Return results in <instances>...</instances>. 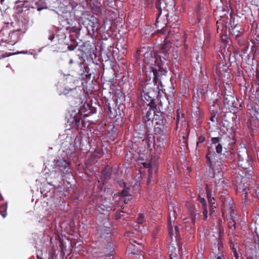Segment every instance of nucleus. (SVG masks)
Masks as SVG:
<instances>
[{
    "label": "nucleus",
    "instance_id": "79ce46f5",
    "mask_svg": "<svg viewBox=\"0 0 259 259\" xmlns=\"http://www.w3.org/2000/svg\"><path fill=\"white\" fill-rule=\"evenodd\" d=\"M145 51V47L141 48L138 50H137L136 54L135 55V57L137 59L141 58L142 55H143V52Z\"/></svg>",
    "mask_w": 259,
    "mask_h": 259
},
{
    "label": "nucleus",
    "instance_id": "5701e85b",
    "mask_svg": "<svg viewBox=\"0 0 259 259\" xmlns=\"http://www.w3.org/2000/svg\"><path fill=\"white\" fill-rule=\"evenodd\" d=\"M159 112H157V113H156L155 111L154 110V109L151 108L146 112V115L144 116V120L146 122H147L150 121L152 119V121L153 122V117H154V116H155V115H156Z\"/></svg>",
    "mask_w": 259,
    "mask_h": 259
},
{
    "label": "nucleus",
    "instance_id": "a19ab883",
    "mask_svg": "<svg viewBox=\"0 0 259 259\" xmlns=\"http://www.w3.org/2000/svg\"><path fill=\"white\" fill-rule=\"evenodd\" d=\"M205 189L207 199L214 198L212 197V190L209 188L208 184L205 185Z\"/></svg>",
    "mask_w": 259,
    "mask_h": 259
},
{
    "label": "nucleus",
    "instance_id": "3c124183",
    "mask_svg": "<svg viewBox=\"0 0 259 259\" xmlns=\"http://www.w3.org/2000/svg\"><path fill=\"white\" fill-rule=\"evenodd\" d=\"M152 170L150 168H149L148 169V180L147 181V182L148 183H150V179L152 178Z\"/></svg>",
    "mask_w": 259,
    "mask_h": 259
},
{
    "label": "nucleus",
    "instance_id": "c756f323",
    "mask_svg": "<svg viewBox=\"0 0 259 259\" xmlns=\"http://www.w3.org/2000/svg\"><path fill=\"white\" fill-rule=\"evenodd\" d=\"M241 28L239 26L236 25L232 29V33L233 35L236 37L240 36L242 34V32L240 31Z\"/></svg>",
    "mask_w": 259,
    "mask_h": 259
},
{
    "label": "nucleus",
    "instance_id": "39448f33",
    "mask_svg": "<svg viewBox=\"0 0 259 259\" xmlns=\"http://www.w3.org/2000/svg\"><path fill=\"white\" fill-rule=\"evenodd\" d=\"M81 23L87 29L88 33L93 35L99 29V20L93 15H87L81 20Z\"/></svg>",
    "mask_w": 259,
    "mask_h": 259
},
{
    "label": "nucleus",
    "instance_id": "20e7f679",
    "mask_svg": "<svg viewBox=\"0 0 259 259\" xmlns=\"http://www.w3.org/2000/svg\"><path fill=\"white\" fill-rule=\"evenodd\" d=\"M162 113L160 112L153 117V123L154 124V132L157 136H166L168 132L167 122L163 119Z\"/></svg>",
    "mask_w": 259,
    "mask_h": 259
},
{
    "label": "nucleus",
    "instance_id": "4c0bfd02",
    "mask_svg": "<svg viewBox=\"0 0 259 259\" xmlns=\"http://www.w3.org/2000/svg\"><path fill=\"white\" fill-rule=\"evenodd\" d=\"M224 141H223V139L221 137H212L211 138V144L212 145L215 146L216 145H218L219 143H221L223 142Z\"/></svg>",
    "mask_w": 259,
    "mask_h": 259
},
{
    "label": "nucleus",
    "instance_id": "13d9d810",
    "mask_svg": "<svg viewBox=\"0 0 259 259\" xmlns=\"http://www.w3.org/2000/svg\"><path fill=\"white\" fill-rule=\"evenodd\" d=\"M215 117V115L214 114H211V117L210 118V120H211L212 122H214Z\"/></svg>",
    "mask_w": 259,
    "mask_h": 259
},
{
    "label": "nucleus",
    "instance_id": "1a4fd4ad",
    "mask_svg": "<svg viewBox=\"0 0 259 259\" xmlns=\"http://www.w3.org/2000/svg\"><path fill=\"white\" fill-rule=\"evenodd\" d=\"M82 114L78 113V114H76L73 117L69 118L68 123L70 126V128L78 130L80 128V120L81 121L82 125L80 128L82 130V127L85 128L87 126V122L84 119H82Z\"/></svg>",
    "mask_w": 259,
    "mask_h": 259
},
{
    "label": "nucleus",
    "instance_id": "2eb2a0df",
    "mask_svg": "<svg viewBox=\"0 0 259 259\" xmlns=\"http://www.w3.org/2000/svg\"><path fill=\"white\" fill-rule=\"evenodd\" d=\"M101 173L102 176L101 177L100 180H98V182L101 184L103 186H104L107 183L108 181L110 179L111 170L106 167H104L102 169Z\"/></svg>",
    "mask_w": 259,
    "mask_h": 259
},
{
    "label": "nucleus",
    "instance_id": "ea45409f",
    "mask_svg": "<svg viewBox=\"0 0 259 259\" xmlns=\"http://www.w3.org/2000/svg\"><path fill=\"white\" fill-rule=\"evenodd\" d=\"M66 94L68 97L71 96L74 98H77L78 96L76 88L70 90V92H68Z\"/></svg>",
    "mask_w": 259,
    "mask_h": 259
},
{
    "label": "nucleus",
    "instance_id": "2f4dec72",
    "mask_svg": "<svg viewBox=\"0 0 259 259\" xmlns=\"http://www.w3.org/2000/svg\"><path fill=\"white\" fill-rule=\"evenodd\" d=\"M258 239L254 241L255 245L254 249H253L251 252H253L255 255L258 256L259 258V236H257Z\"/></svg>",
    "mask_w": 259,
    "mask_h": 259
},
{
    "label": "nucleus",
    "instance_id": "473e14b6",
    "mask_svg": "<svg viewBox=\"0 0 259 259\" xmlns=\"http://www.w3.org/2000/svg\"><path fill=\"white\" fill-rule=\"evenodd\" d=\"M131 189L130 187L125 186L123 190L120 193V196L121 197H124L125 196H131L130 194V191Z\"/></svg>",
    "mask_w": 259,
    "mask_h": 259
},
{
    "label": "nucleus",
    "instance_id": "49530a36",
    "mask_svg": "<svg viewBox=\"0 0 259 259\" xmlns=\"http://www.w3.org/2000/svg\"><path fill=\"white\" fill-rule=\"evenodd\" d=\"M223 127L226 128V131L228 132L229 131V129H231L232 126L231 123L225 120L224 122H223L222 123Z\"/></svg>",
    "mask_w": 259,
    "mask_h": 259
},
{
    "label": "nucleus",
    "instance_id": "58836bf2",
    "mask_svg": "<svg viewBox=\"0 0 259 259\" xmlns=\"http://www.w3.org/2000/svg\"><path fill=\"white\" fill-rule=\"evenodd\" d=\"M73 14H74L73 13ZM66 18H65V21L66 22L67 24L69 25V26L73 25L74 24H75V17H77L76 16L74 15V16L72 18H68L67 17V16H65Z\"/></svg>",
    "mask_w": 259,
    "mask_h": 259
},
{
    "label": "nucleus",
    "instance_id": "b1692460",
    "mask_svg": "<svg viewBox=\"0 0 259 259\" xmlns=\"http://www.w3.org/2000/svg\"><path fill=\"white\" fill-rule=\"evenodd\" d=\"M166 139V136H159L157 138V141L155 142V145L157 146V147H160V148H163L164 147L165 145V141Z\"/></svg>",
    "mask_w": 259,
    "mask_h": 259
},
{
    "label": "nucleus",
    "instance_id": "5fc2aeb1",
    "mask_svg": "<svg viewBox=\"0 0 259 259\" xmlns=\"http://www.w3.org/2000/svg\"><path fill=\"white\" fill-rule=\"evenodd\" d=\"M180 114H179V113L178 112V110L177 111V120H176V123H177V126L176 127L177 128L178 127V122L179 121V120H180Z\"/></svg>",
    "mask_w": 259,
    "mask_h": 259
},
{
    "label": "nucleus",
    "instance_id": "4d7b16f0",
    "mask_svg": "<svg viewBox=\"0 0 259 259\" xmlns=\"http://www.w3.org/2000/svg\"><path fill=\"white\" fill-rule=\"evenodd\" d=\"M174 257H172V254H169V259H178V256L176 255V254H175L174 255Z\"/></svg>",
    "mask_w": 259,
    "mask_h": 259
},
{
    "label": "nucleus",
    "instance_id": "7ed1b4c3",
    "mask_svg": "<svg viewBox=\"0 0 259 259\" xmlns=\"http://www.w3.org/2000/svg\"><path fill=\"white\" fill-rule=\"evenodd\" d=\"M175 3L174 0H157L155 2V7L157 10V18L155 23L156 28L161 27L158 31L164 33L165 31L164 27L166 26L165 23L160 22V16L161 15L162 10L164 12L168 13L169 11L173 10Z\"/></svg>",
    "mask_w": 259,
    "mask_h": 259
},
{
    "label": "nucleus",
    "instance_id": "e2e57ef3",
    "mask_svg": "<svg viewBox=\"0 0 259 259\" xmlns=\"http://www.w3.org/2000/svg\"><path fill=\"white\" fill-rule=\"evenodd\" d=\"M84 63H83V61L82 62H80L79 63H77V64L81 67V68H82V65H83Z\"/></svg>",
    "mask_w": 259,
    "mask_h": 259
},
{
    "label": "nucleus",
    "instance_id": "6e6d98bb",
    "mask_svg": "<svg viewBox=\"0 0 259 259\" xmlns=\"http://www.w3.org/2000/svg\"><path fill=\"white\" fill-rule=\"evenodd\" d=\"M54 37H55V34L53 33H52L49 36V39L50 40L52 41L54 39Z\"/></svg>",
    "mask_w": 259,
    "mask_h": 259
},
{
    "label": "nucleus",
    "instance_id": "dca6fc26",
    "mask_svg": "<svg viewBox=\"0 0 259 259\" xmlns=\"http://www.w3.org/2000/svg\"><path fill=\"white\" fill-rule=\"evenodd\" d=\"M143 56L145 58L144 62L145 63L150 62L152 63L153 62L156 63L157 62V60L155 59V57L152 56V51L149 48H145V51L143 52Z\"/></svg>",
    "mask_w": 259,
    "mask_h": 259
},
{
    "label": "nucleus",
    "instance_id": "bb28decb",
    "mask_svg": "<svg viewBox=\"0 0 259 259\" xmlns=\"http://www.w3.org/2000/svg\"><path fill=\"white\" fill-rule=\"evenodd\" d=\"M125 237L126 239H128L129 240L130 243H131L132 245H134V243L139 244L136 240H134V239H132V238L134 237V233L132 232H127L125 234Z\"/></svg>",
    "mask_w": 259,
    "mask_h": 259
},
{
    "label": "nucleus",
    "instance_id": "c03bdc74",
    "mask_svg": "<svg viewBox=\"0 0 259 259\" xmlns=\"http://www.w3.org/2000/svg\"><path fill=\"white\" fill-rule=\"evenodd\" d=\"M235 225L236 223L235 221L232 219H231L228 223L229 228L232 230H234L236 229Z\"/></svg>",
    "mask_w": 259,
    "mask_h": 259
},
{
    "label": "nucleus",
    "instance_id": "f257e3e1",
    "mask_svg": "<svg viewBox=\"0 0 259 259\" xmlns=\"http://www.w3.org/2000/svg\"><path fill=\"white\" fill-rule=\"evenodd\" d=\"M146 79L141 84L142 92L149 94L152 96H157L159 92V85L161 83L160 77L165 75L167 71L162 66L156 65L148 66L146 67Z\"/></svg>",
    "mask_w": 259,
    "mask_h": 259
},
{
    "label": "nucleus",
    "instance_id": "c85d7f7f",
    "mask_svg": "<svg viewBox=\"0 0 259 259\" xmlns=\"http://www.w3.org/2000/svg\"><path fill=\"white\" fill-rule=\"evenodd\" d=\"M209 204L210 205L209 207V214L211 215L214 211L215 208H216V205L215 204V200L214 198L207 199Z\"/></svg>",
    "mask_w": 259,
    "mask_h": 259
},
{
    "label": "nucleus",
    "instance_id": "e433bc0d",
    "mask_svg": "<svg viewBox=\"0 0 259 259\" xmlns=\"http://www.w3.org/2000/svg\"><path fill=\"white\" fill-rule=\"evenodd\" d=\"M38 8L37 11H40L41 10L47 8V3L46 0H39L37 2Z\"/></svg>",
    "mask_w": 259,
    "mask_h": 259
},
{
    "label": "nucleus",
    "instance_id": "69168bd1",
    "mask_svg": "<svg viewBox=\"0 0 259 259\" xmlns=\"http://www.w3.org/2000/svg\"><path fill=\"white\" fill-rule=\"evenodd\" d=\"M230 154L231 155V159L234 158L235 156V154L233 153L232 152H230Z\"/></svg>",
    "mask_w": 259,
    "mask_h": 259
},
{
    "label": "nucleus",
    "instance_id": "37998d69",
    "mask_svg": "<svg viewBox=\"0 0 259 259\" xmlns=\"http://www.w3.org/2000/svg\"><path fill=\"white\" fill-rule=\"evenodd\" d=\"M75 150L74 146L70 144L68 148L66 150V152L71 155L75 152Z\"/></svg>",
    "mask_w": 259,
    "mask_h": 259
},
{
    "label": "nucleus",
    "instance_id": "72a5a7b5",
    "mask_svg": "<svg viewBox=\"0 0 259 259\" xmlns=\"http://www.w3.org/2000/svg\"><path fill=\"white\" fill-rule=\"evenodd\" d=\"M235 238H230L229 240V245L231 250L238 248L237 243Z\"/></svg>",
    "mask_w": 259,
    "mask_h": 259
},
{
    "label": "nucleus",
    "instance_id": "a211bd4d",
    "mask_svg": "<svg viewBox=\"0 0 259 259\" xmlns=\"http://www.w3.org/2000/svg\"><path fill=\"white\" fill-rule=\"evenodd\" d=\"M165 13L164 16L166 17V21H165V22H164V23H166V26L164 27L165 31H164V33H161V32H160H160L158 31V30H160L161 29V27L157 28H158L157 33H158L164 34L165 32L167 31V29H166L167 23H170L171 22L172 23H175L177 21V20H178V17L176 15L174 16V19H172V16H171L170 18H169L168 13Z\"/></svg>",
    "mask_w": 259,
    "mask_h": 259
},
{
    "label": "nucleus",
    "instance_id": "052dcab7",
    "mask_svg": "<svg viewBox=\"0 0 259 259\" xmlns=\"http://www.w3.org/2000/svg\"><path fill=\"white\" fill-rule=\"evenodd\" d=\"M19 31V30H16V31H12L11 32H10L9 33V35L10 36H11V37H12L13 35H15V33L16 32Z\"/></svg>",
    "mask_w": 259,
    "mask_h": 259
},
{
    "label": "nucleus",
    "instance_id": "cd10ccee",
    "mask_svg": "<svg viewBox=\"0 0 259 259\" xmlns=\"http://www.w3.org/2000/svg\"><path fill=\"white\" fill-rule=\"evenodd\" d=\"M66 45L69 51H73L77 47L78 44L75 39H71L70 42H67Z\"/></svg>",
    "mask_w": 259,
    "mask_h": 259
},
{
    "label": "nucleus",
    "instance_id": "c9c22d12",
    "mask_svg": "<svg viewBox=\"0 0 259 259\" xmlns=\"http://www.w3.org/2000/svg\"><path fill=\"white\" fill-rule=\"evenodd\" d=\"M99 211H101L102 213H104L105 211H109L111 209V207L110 206L104 204L103 203H101L99 205Z\"/></svg>",
    "mask_w": 259,
    "mask_h": 259
},
{
    "label": "nucleus",
    "instance_id": "0eeeda50",
    "mask_svg": "<svg viewBox=\"0 0 259 259\" xmlns=\"http://www.w3.org/2000/svg\"><path fill=\"white\" fill-rule=\"evenodd\" d=\"M213 74L215 80L228 79L230 78L228 67L224 62L213 66Z\"/></svg>",
    "mask_w": 259,
    "mask_h": 259
},
{
    "label": "nucleus",
    "instance_id": "680f3d73",
    "mask_svg": "<svg viewBox=\"0 0 259 259\" xmlns=\"http://www.w3.org/2000/svg\"><path fill=\"white\" fill-rule=\"evenodd\" d=\"M120 212H117L116 215H115V219H119L120 218Z\"/></svg>",
    "mask_w": 259,
    "mask_h": 259
},
{
    "label": "nucleus",
    "instance_id": "6e6552de",
    "mask_svg": "<svg viewBox=\"0 0 259 259\" xmlns=\"http://www.w3.org/2000/svg\"><path fill=\"white\" fill-rule=\"evenodd\" d=\"M214 172L213 178L215 179L214 184L215 189L214 192L218 191L219 192L226 190L228 187L227 180L223 178V171L221 168L212 170Z\"/></svg>",
    "mask_w": 259,
    "mask_h": 259
},
{
    "label": "nucleus",
    "instance_id": "412c9836",
    "mask_svg": "<svg viewBox=\"0 0 259 259\" xmlns=\"http://www.w3.org/2000/svg\"><path fill=\"white\" fill-rule=\"evenodd\" d=\"M168 230L169 237L172 238V236L174 235V230L172 227L171 221L170 220H168ZM174 231L176 235V237H178L179 235V227L178 226H176L175 227Z\"/></svg>",
    "mask_w": 259,
    "mask_h": 259
},
{
    "label": "nucleus",
    "instance_id": "4468645a",
    "mask_svg": "<svg viewBox=\"0 0 259 259\" xmlns=\"http://www.w3.org/2000/svg\"><path fill=\"white\" fill-rule=\"evenodd\" d=\"M70 163L66 160L59 159L56 162L57 166L59 167L60 170L64 174L69 173Z\"/></svg>",
    "mask_w": 259,
    "mask_h": 259
},
{
    "label": "nucleus",
    "instance_id": "6ab92c4d",
    "mask_svg": "<svg viewBox=\"0 0 259 259\" xmlns=\"http://www.w3.org/2000/svg\"><path fill=\"white\" fill-rule=\"evenodd\" d=\"M197 200L202 204V208L203 210V214L204 216V220H206L207 219L208 211L207 209V203L204 198L201 197L200 195L198 196Z\"/></svg>",
    "mask_w": 259,
    "mask_h": 259
},
{
    "label": "nucleus",
    "instance_id": "f8f14e48",
    "mask_svg": "<svg viewBox=\"0 0 259 259\" xmlns=\"http://www.w3.org/2000/svg\"><path fill=\"white\" fill-rule=\"evenodd\" d=\"M102 0H89V4L91 9L95 15H99L101 13V7L105 5L104 1L101 3Z\"/></svg>",
    "mask_w": 259,
    "mask_h": 259
},
{
    "label": "nucleus",
    "instance_id": "4be33fe9",
    "mask_svg": "<svg viewBox=\"0 0 259 259\" xmlns=\"http://www.w3.org/2000/svg\"><path fill=\"white\" fill-rule=\"evenodd\" d=\"M248 157L247 150L245 148H240L238 151V157L239 162H243L244 160H246Z\"/></svg>",
    "mask_w": 259,
    "mask_h": 259
},
{
    "label": "nucleus",
    "instance_id": "9b49d317",
    "mask_svg": "<svg viewBox=\"0 0 259 259\" xmlns=\"http://www.w3.org/2000/svg\"><path fill=\"white\" fill-rule=\"evenodd\" d=\"M221 200L222 202V214L224 215L226 210L230 211L231 216L232 217L233 214H235L234 210H232L233 207V201L229 197L221 198Z\"/></svg>",
    "mask_w": 259,
    "mask_h": 259
},
{
    "label": "nucleus",
    "instance_id": "a18cd8bd",
    "mask_svg": "<svg viewBox=\"0 0 259 259\" xmlns=\"http://www.w3.org/2000/svg\"><path fill=\"white\" fill-rule=\"evenodd\" d=\"M237 248H236L235 249L231 250V255L233 257H234L235 259H239V254L237 251Z\"/></svg>",
    "mask_w": 259,
    "mask_h": 259
},
{
    "label": "nucleus",
    "instance_id": "f03ea898",
    "mask_svg": "<svg viewBox=\"0 0 259 259\" xmlns=\"http://www.w3.org/2000/svg\"><path fill=\"white\" fill-rule=\"evenodd\" d=\"M230 144V142L226 144L225 141L221 143H219L215 146V152L212 148L208 147L205 155L206 163L207 166L212 170H214L217 165L220 166V163H221V162L216 160V159L218 158L217 154L221 155L223 151V148L226 150L231 149L232 147H229Z\"/></svg>",
    "mask_w": 259,
    "mask_h": 259
},
{
    "label": "nucleus",
    "instance_id": "aec40b11",
    "mask_svg": "<svg viewBox=\"0 0 259 259\" xmlns=\"http://www.w3.org/2000/svg\"><path fill=\"white\" fill-rule=\"evenodd\" d=\"M168 57H169V54H168V56L167 57H165L164 55H163V56H160L159 60H160V61L161 62V64H160L158 59L157 58H155V59L157 60L156 63H154V64H151L150 65L147 64V65L145 66V69L146 70V67L148 66H154L156 65H159L161 66H162L164 68L166 69V67L164 66H165V63L166 61V60H167ZM166 70H167V69H166Z\"/></svg>",
    "mask_w": 259,
    "mask_h": 259
},
{
    "label": "nucleus",
    "instance_id": "09e8293b",
    "mask_svg": "<svg viewBox=\"0 0 259 259\" xmlns=\"http://www.w3.org/2000/svg\"><path fill=\"white\" fill-rule=\"evenodd\" d=\"M205 141V137L201 135L198 138V140L197 141L196 144L197 146H198V145L200 143H202L204 142Z\"/></svg>",
    "mask_w": 259,
    "mask_h": 259
},
{
    "label": "nucleus",
    "instance_id": "bf43d9fd",
    "mask_svg": "<svg viewBox=\"0 0 259 259\" xmlns=\"http://www.w3.org/2000/svg\"><path fill=\"white\" fill-rule=\"evenodd\" d=\"M243 198L244 199L245 203L246 202V200L247 199V193L246 192L244 193V194H243Z\"/></svg>",
    "mask_w": 259,
    "mask_h": 259
},
{
    "label": "nucleus",
    "instance_id": "0e129e2a",
    "mask_svg": "<svg viewBox=\"0 0 259 259\" xmlns=\"http://www.w3.org/2000/svg\"><path fill=\"white\" fill-rule=\"evenodd\" d=\"M224 234V230L223 229H220V236H221L222 234Z\"/></svg>",
    "mask_w": 259,
    "mask_h": 259
},
{
    "label": "nucleus",
    "instance_id": "9d476101",
    "mask_svg": "<svg viewBox=\"0 0 259 259\" xmlns=\"http://www.w3.org/2000/svg\"><path fill=\"white\" fill-rule=\"evenodd\" d=\"M78 50L81 53L80 56L83 61L85 59L92 58L93 55L94 54V50L92 45L87 42L80 46Z\"/></svg>",
    "mask_w": 259,
    "mask_h": 259
},
{
    "label": "nucleus",
    "instance_id": "864d4df0",
    "mask_svg": "<svg viewBox=\"0 0 259 259\" xmlns=\"http://www.w3.org/2000/svg\"><path fill=\"white\" fill-rule=\"evenodd\" d=\"M84 68V70H83L82 71V72H81V74H85V73H88L89 72V68L87 67V66H83Z\"/></svg>",
    "mask_w": 259,
    "mask_h": 259
},
{
    "label": "nucleus",
    "instance_id": "ddd939ff",
    "mask_svg": "<svg viewBox=\"0 0 259 259\" xmlns=\"http://www.w3.org/2000/svg\"><path fill=\"white\" fill-rule=\"evenodd\" d=\"M141 96L143 98L144 102L148 106H149L151 108L156 109V105L155 103V98L157 97V96H152L150 95L149 94H144L141 93Z\"/></svg>",
    "mask_w": 259,
    "mask_h": 259
},
{
    "label": "nucleus",
    "instance_id": "f3484780",
    "mask_svg": "<svg viewBox=\"0 0 259 259\" xmlns=\"http://www.w3.org/2000/svg\"><path fill=\"white\" fill-rule=\"evenodd\" d=\"M235 102V98L234 96L232 95H225L224 99V103L225 105L228 106V108L232 107H235L234 103Z\"/></svg>",
    "mask_w": 259,
    "mask_h": 259
},
{
    "label": "nucleus",
    "instance_id": "393cba45",
    "mask_svg": "<svg viewBox=\"0 0 259 259\" xmlns=\"http://www.w3.org/2000/svg\"><path fill=\"white\" fill-rule=\"evenodd\" d=\"M170 47L169 42H167L165 39L164 43L161 46V53H162L165 57H167L168 54L169 48Z\"/></svg>",
    "mask_w": 259,
    "mask_h": 259
},
{
    "label": "nucleus",
    "instance_id": "603ef678",
    "mask_svg": "<svg viewBox=\"0 0 259 259\" xmlns=\"http://www.w3.org/2000/svg\"><path fill=\"white\" fill-rule=\"evenodd\" d=\"M116 95L119 98H120L123 97V93L120 90H117V91L116 92Z\"/></svg>",
    "mask_w": 259,
    "mask_h": 259
},
{
    "label": "nucleus",
    "instance_id": "de8ad7c7",
    "mask_svg": "<svg viewBox=\"0 0 259 259\" xmlns=\"http://www.w3.org/2000/svg\"><path fill=\"white\" fill-rule=\"evenodd\" d=\"M144 222V217L143 214L139 213L137 219V222L139 224H143Z\"/></svg>",
    "mask_w": 259,
    "mask_h": 259
},
{
    "label": "nucleus",
    "instance_id": "774afa93",
    "mask_svg": "<svg viewBox=\"0 0 259 259\" xmlns=\"http://www.w3.org/2000/svg\"><path fill=\"white\" fill-rule=\"evenodd\" d=\"M150 164L149 163H144V166L146 167H149L150 166Z\"/></svg>",
    "mask_w": 259,
    "mask_h": 259
},
{
    "label": "nucleus",
    "instance_id": "338daca9",
    "mask_svg": "<svg viewBox=\"0 0 259 259\" xmlns=\"http://www.w3.org/2000/svg\"><path fill=\"white\" fill-rule=\"evenodd\" d=\"M129 201H130L129 199H126V198H125L123 200V201L125 204H127L128 203Z\"/></svg>",
    "mask_w": 259,
    "mask_h": 259
},
{
    "label": "nucleus",
    "instance_id": "a878e982",
    "mask_svg": "<svg viewBox=\"0 0 259 259\" xmlns=\"http://www.w3.org/2000/svg\"><path fill=\"white\" fill-rule=\"evenodd\" d=\"M200 215V214L195 209L191 211L190 217L193 224L195 225L196 220L198 219Z\"/></svg>",
    "mask_w": 259,
    "mask_h": 259
},
{
    "label": "nucleus",
    "instance_id": "423d86ee",
    "mask_svg": "<svg viewBox=\"0 0 259 259\" xmlns=\"http://www.w3.org/2000/svg\"><path fill=\"white\" fill-rule=\"evenodd\" d=\"M60 4H62L65 7H70L71 11L75 16L78 18L81 17L84 15V11L82 10H78L80 8L82 9L83 8L79 6L80 4L83 3L85 1L89 3V0H59Z\"/></svg>",
    "mask_w": 259,
    "mask_h": 259
},
{
    "label": "nucleus",
    "instance_id": "7c9ffc66",
    "mask_svg": "<svg viewBox=\"0 0 259 259\" xmlns=\"http://www.w3.org/2000/svg\"><path fill=\"white\" fill-rule=\"evenodd\" d=\"M7 204L5 203L0 205V214L3 218L6 217L7 215Z\"/></svg>",
    "mask_w": 259,
    "mask_h": 259
},
{
    "label": "nucleus",
    "instance_id": "8fccbe9b",
    "mask_svg": "<svg viewBox=\"0 0 259 259\" xmlns=\"http://www.w3.org/2000/svg\"><path fill=\"white\" fill-rule=\"evenodd\" d=\"M251 255L247 258V259H259L258 256L255 255L253 252H250Z\"/></svg>",
    "mask_w": 259,
    "mask_h": 259
},
{
    "label": "nucleus",
    "instance_id": "f704fd0d",
    "mask_svg": "<svg viewBox=\"0 0 259 259\" xmlns=\"http://www.w3.org/2000/svg\"><path fill=\"white\" fill-rule=\"evenodd\" d=\"M66 30H69L70 32H71L77 33L80 31V28L79 27H77L75 26V24H74L73 25L67 26L66 27Z\"/></svg>",
    "mask_w": 259,
    "mask_h": 259
}]
</instances>
